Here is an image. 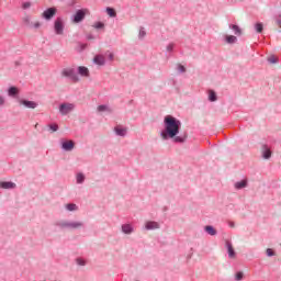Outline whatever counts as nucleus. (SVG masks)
<instances>
[{"mask_svg":"<svg viewBox=\"0 0 281 281\" xmlns=\"http://www.w3.org/2000/svg\"><path fill=\"white\" fill-rule=\"evenodd\" d=\"M165 131L161 133L162 139H170L179 135V128H181V121L175 119L172 115L165 116Z\"/></svg>","mask_w":281,"mask_h":281,"instance_id":"1","label":"nucleus"},{"mask_svg":"<svg viewBox=\"0 0 281 281\" xmlns=\"http://www.w3.org/2000/svg\"><path fill=\"white\" fill-rule=\"evenodd\" d=\"M74 109H76V105H74L72 103H61L59 105V113L61 115H69V113H71Z\"/></svg>","mask_w":281,"mask_h":281,"instance_id":"2","label":"nucleus"},{"mask_svg":"<svg viewBox=\"0 0 281 281\" xmlns=\"http://www.w3.org/2000/svg\"><path fill=\"white\" fill-rule=\"evenodd\" d=\"M56 8H48L46 9L43 13L42 16L43 19H45L46 21H52V19H54V16H56Z\"/></svg>","mask_w":281,"mask_h":281,"instance_id":"3","label":"nucleus"},{"mask_svg":"<svg viewBox=\"0 0 281 281\" xmlns=\"http://www.w3.org/2000/svg\"><path fill=\"white\" fill-rule=\"evenodd\" d=\"M61 76H65L66 78H71L74 82L80 81V78L77 77L76 72H74V69H64L61 71Z\"/></svg>","mask_w":281,"mask_h":281,"instance_id":"4","label":"nucleus"},{"mask_svg":"<svg viewBox=\"0 0 281 281\" xmlns=\"http://www.w3.org/2000/svg\"><path fill=\"white\" fill-rule=\"evenodd\" d=\"M58 225L59 227H69L70 229H78V227H82V222H61Z\"/></svg>","mask_w":281,"mask_h":281,"instance_id":"5","label":"nucleus"},{"mask_svg":"<svg viewBox=\"0 0 281 281\" xmlns=\"http://www.w3.org/2000/svg\"><path fill=\"white\" fill-rule=\"evenodd\" d=\"M54 30H55V33L58 34V35H61L64 30H65V24L63 23V19L58 18L56 21H55V24H54Z\"/></svg>","mask_w":281,"mask_h":281,"instance_id":"6","label":"nucleus"},{"mask_svg":"<svg viewBox=\"0 0 281 281\" xmlns=\"http://www.w3.org/2000/svg\"><path fill=\"white\" fill-rule=\"evenodd\" d=\"M20 104L22 106H25V109H36V106H38V104L34 101H27V100H21Z\"/></svg>","mask_w":281,"mask_h":281,"instance_id":"7","label":"nucleus"},{"mask_svg":"<svg viewBox=\"0 0 281 281\" xmlns=\"http://www.w3.org/2000/svg\"><path fill=\"white\" fill-rule=\"evenodd\" d=\"M74 146H75L74 140H66V142H64V143L61 144V148H63L64 150H67V151L74 150Z\"/></svg>","mask_w":281,"mask_h":281,"instance_id":"8","label":"nucleus"},{"mask_svg":"<svg viewBox=\"0 0 281 281\" xmlns=\"http://www.w3.org/2000/svg\"><path fill=\"white\" fill-rule=\"evenodd\" d=\"M145 229H147V231L159 229V223L153 222V221L146 222L145 223Z\"/></svg>","mask_w":281,"mask_h":281,"instance_id":"9","label":"nucleus"},{"mask_svg":"<svg viewBox=\"0 0 281 281\" xmlns=\"http://www.w3.org/2000/svg\"><path fill=\"white\" fill-rule=\"evenodd\" d=\"M114 131L116 133V135H119L120 137H124L126 135V133L128 132L127 128L122 127L120 125H117L116 127H114Z\"/></svg>","mask_w":281,"mask_h":281,"instance_id":"10","label":"nucleus"},{"mask_svg":"<svg viewBox=\"0 0 281 281\" xmlns=\"http://www.w3.org/2000/svg\"><path fill=\"white\" fill-rule=\"evenodd\" d=\"M78 74H79V76H82L83 78H89V68H87L85 66H79Z\"/></svg>","mask_w":281,"mask_h":281,"instance_id":"11","label":"nucleus"},{"mask_svg":"<svg viewBox=\"0 0 281 281\" xmlns=\"http://www.w3.org/2000/svg\"><path fill=\"white\" fill-rule=\"evenodd\" d=\"M226 247L228 251V258H236V251L234 250V246L229 241H226Z\"/></svg>","mask_w":281,"mask_h":281,"instance_id":"12","label":"nucleus"},{"mask_svg":"<svg viewBox=\"0 0 281 281\" xmlns=\"http://www.w3.org/2000/svg\"><path fill=\"white\" fill-rule=\"evenodd\" d=\"M85 14L86 13L82 10L77 11L75 14V18H74L75 23H80V21H82V19H85Z\"/></svg>","mask_w":281,"mask_h":281,"instance_id":"13","label":"nucleus"},{"mask_svg":"<svg viewBox=\"0 0 281 281\" xmlns=\"http://www.w3.org/2000/svg\"><path fill=\"white\" fill-rule=\"evenodd\" d=\"M0 188H3V190H12L16 188V184L14 182H0Z\"/></svg>","mask_w":281,"mask_h":281,"instance_id":"14","label":"nucleus"},{"mask_svg":"<svg viewBox=\"0 0 281 281\" xmlns=\"http://www.w3.org/2000/svg\"><path fill=\"white\" fill-rule=\"evenodd\" d=\"M247 183H248L247 179L235 182V190H243V189L247 188Z\"/></svg>","mask_w":281,"mask_h":281,"instance_id":"15","label":"nucleus"},{"mask_svg":"<svg viewBox=\"0 0 281 281\" xmlns=\"http://www.w3.org/2000/svg\"><path fill=\"white\" fill-rule=\"evenodd\" d=\"M93 63H94L95 65H100V66L104 65V63H105L104 56H103V55H97V56H94Z\"/></svg>","mask_w":281,"mask_h":281,"instance_id":"16","label":"nucleus"},{"mask_svg":"<svg viewBox=\"0 0 281 281\" xmlns=\"http://www.w3.org/2000/svg\"><path fill=\"white\" fill-rule=\"evenodd\" d=\"M262 157L263 159H271V149L266 145L262 147Z\"/></svg>","mask_w":281,"mask_h":281,"instance_id":"17","label":"nucleus"},{"mask_svg":"<svg viewBox=\"0 0 281 281\" xmlns=\"http://www.w3.org/2000/svg\"><path fill=\"white\" fill-rule=\"evenodd\" d=\"M122 233L123 234H133V226L131 224L122 225Z\"/></svg>","mask_w":281,"mask_h":281,"instance_id":"18","label":"nucleus"},{"mask_svg":"<svg viewBox=\"0 0 281 281\" xmlns=\"http://www.w3.org/2000/svg\"><path fill=\"white\" fill-rule=\"evenodd\" d=\"M204 229L210 236H216V228L213 226H205Z\"/></svg>","mask_w":281,"mask_h":281,"instance_id":"19","label":"nucleus"},{"mask_svg":"<svg viewBox=\"0 0 281 281\" xmlns=\"http://www.w3.org/2000/svg\"><path fill=\"white\" fill-rule=\"evenodd\" d=\"M231 27H232V30H234V32L237 36H240L243 34V31L240 30V27L238 25L234 24Z\"/></svg>","mask_w":281,"mask_h":281,"instance_id":"20","label":"nucleus"},{"mask_svg":"<svg viewBox=\"0 0 281 281\" xmlns=\"http://www.w3.org/2000/svg\"><path fill=\"white\" fill-rule=\"evenodd\" d=\"M66 209L68 210V212H76V210H78V205L70 203L66 205Z\"/></svg>","mask_w":281,"mask_h":281,"instance_id":"21","label":"nucleus"},{"mask_svg":"<svg viewBox=\"0 0 281 281\" xmlns=\"http://www.w3.org/2000/svg\"><path fill=\"white\" fill-rule=\"evenodd\" d=\"M237 38L234 35H226V43L233 44L236 43Z\"/></svg>","mask_w":281,"mask_h":281,"instance_id":"22","label":"nucleus"},{"mask_svg":"<svg viewBox=\"0 0 281 281\" xmlns=\"http://www.w3.org/2000/svg\"><path fill=\"white\" fill-rule=\"evenodd\" d=\"M209 100H210L211 102H216V92H214L213 90H211V91L209 92Z\"/></svg>","mask_w":281,"mask_h":281,"instance_id":"23","label":"nucleus"},{"mask_svg":"<svg viewBox=\"0 0 281 281\" xmlns=\"http://www.w3.org/2000/svg\"><path fill=\"white\" fill-rule=\"evenodd\" d=\"M106 13L109 14V16H112V18L117 16V13L113 8H108Z\"/></svg>","mask_w":281,"mask_h":281,"instance_id":"24","label":"nucleus"},{"mask_svg":"<svg viewBox=\"0 0 281 281\" xmlns=\"http://www.w3.org/2000/svg\"><path fill=\"white\" fill-rule=\"evenodd\" d=\"M255 29H256V32L258 34H261L262 30H263V26H262V23H257L255 24Z\"/></svg>","mask_w":281,"mask_h":281,"instance_id":"25","label":"nucleus"},{"mask_svg":"<svg viewBox=\"0 0 281 281\" xmlns=\"http://www.w3.org/2000/svg\"><path fill=\"white\" fill-rule=\"evenodd\" d=\"M16 93H19V89H16V87H11L9 89V95H16Z\"/></svg>","mask_w":281,"mask_h":281,"instance_id":"26","label":"nucleus"},{"mask_svg":"<svg viewBox=\"0 0 281 281\" xmlns=\"http://www.w3.org/2000/svg\"><path fill=\"white\" fill-rule=\"evenodd\" d=\"M93 27H94L95 30H102V27H104V23H102V22H97V23L93 24Z\"/></svg>","mask_w":281,"mask_h":281,"instance_id":"27","label":"nucleus"},{"mask_svg":"<svg viewBox=\"0 0 281 281\" xmlns=\"http://www.w3.org/2000/svg\"><path fill=\"white\" fill-rule=\"evenodd\" d=\"M268 61L271 63V65H276V63H278V57H276V56H270V57L268 58Z\"/></svg>","mask_w":281,"mask_h":281,"instance_id":"28","label":"nucleus"},{"mask_svg":"<svg viewBox=\"0 0 281 281\" xmlns=\"http://www.w3.org/2000/svg\"><path fill=\"white\" fill-rule=\"evenodd\" d=\"M98 111H99V113H102L104 111H109V108L106 105H99Z\"/></svg>","mask_w":281,"mask_h":281,"instance_id":"29","label":"nucleus"},{"mask_svg":"<svg viewBox=\"0 0 281 281\" xmlns=\"http://www.w3.org/2000/svg\"><path fill=\"white\" fill-rule=\"evenodd\" d=\"M49 130L52 131V133H56V131H58V124L49 125Z\"/></svg>","mask_w":281,"mask_h":281,"instance_id":"30","label":"nucleus"},{"mask_svg":"<svg viewBox=\"0 0 281 281\" xmlns=\"http://www.w3.org/2000/svg\"><path fill=\"white\" fill-rule=\"evenodd\" d=\"M31 27H35V30H38V27H41V22H38V21L32 22Z\"/></svg>","mask_w":281,"mask_h":281,"instance_id":"31","label":"nucleus"},{"mask_svg":"<svg viewBox=\"0 0 281 281\" xmlns=\"http://www.w3.org/2000/svg\"><path fill=\"white\" fill-rule=\"evenodd\" d=\"M178 70L181 71V74H186V66L178 65Z\"/></svg>","mask_w":281,"mask_h":281,"instance_id":"32","label":"nucleus"},{"mask_svg":"<svg viewBox=\"0 0 281 281\" xmlns=\"http://www.w3.org/2000/svg\"><path fill=\"white\" fill-rule=\"evenodd\" d=\"M175 142L183 143V142H186V138H183L181 136H177V137H175Z\"/></svg>","mask_w":281,"mask_h":281,"instance_id":"33","label":"nucleus"},{"mask_svg":"<svg viewBox=\"0 0 281 281\" xmlns=\"http://www.w3.org/2000/svg\"><path fill=\"white\" fill-rule=\"evenodd\" d=\"M31 5H32V3H30V2H24V3L22 4V8H23L24 10H27V8H31Z\"/></svg>","mask_w":281,"mask_h":281,"instance_id":"34","label":"nucleus"},{"mask_svg":"<svg viewBox=\"0 0 281 281\" xmlns=\"http://www.w3.org/2000/svg\"><path fill=\"white\" fill-rule=\"evenodd\" d=\"M77 183H85V177H78Z\"/></svg>","mask_w":281,"mask_h":281,"instance_id":"35","label":"nucleus"},{"mask_svg":"<svg viewBox=\"0 0 281 281\" xmlns=\"http://www.w3.org/2000/svg\"><path fill=\"white\" fill-rule=\"evenodd\" d=\"M236 280H243V272L236 273Z\"/></svg>","mask_w":281,"mask_h":281,"instance_id":"36","label":"nucleus"},{"mask_svg":"<svg viewBox=\"0 0 281 281\" xmlns=\"http://www.w3.org/2000/svg\"><path fill=\"white\" fill-rule=\"evenodd\" d=\"M273 255H274L273 249L268 248L267 256H273Z\"/></svg>","mask_w":281,"mask_h":281,"instance_id":"37","label":"nucleus"},{"mask_svg":"<svg viewBox=\"0 0 281 281\" xmlns=\"http://www.w3.org/2000/svg\"><path fill=\"white\" fill-rule=\"evenodd\" d=\"M5 104V99L0 95V106H3Z\"/></svg>","mask_w":281,"mask_h":281,"instance_id":"38","label":"nucleus"},{"mask_svg":"<svg viewBox=\"0 0 281 281\" xmlns=\"http://www.w3.org/2000/svg\"><path fill=\"white\" fill-rule=\"evenodd\" d=\"M173 47H175V45L169 44V45L167 46V50H168V52H172Z\"/></svg>","mask_w":281,"mask_h":281,"instance_id":"39","label":"nucleus"},{"mask_svg":"<svg viewBox=\"0 0 281 281\" xmlns=\"http://www.w3.org/2000/svg\"><path fill=\"white\" fill-rule=\"evenodd\" d=\"M77 263L80 265L81 267H83L85 261H83V259H77Z\"/></svg>","mask_w":281,"mask_h":281,"instance_id":"40","label":"nucleus"},{"mask_svg":"<svg viewBox=\"0 0 281 281\" xmlns=\"http://www.w3.org/2000/svg\"><path fill=\"white\" fill-rule=\"evenodd\" d=\"M228 226H231V227H236V224H235L234 222L229 221V222H228Z\"/></svg>","mask_w":281,"mask_h":281,"instance_id":"41","label":"nucleus"},{"mask_svg":"<svg viewBox=\"0 0 281 281\" xmlns=\"http://www.w3.org/2000/svg\"><path fill=\"white\" fill-rule=\"evenodd\" d=\"M140 36H146V32H144L143 30L139 31Z\"/></svg>","mask_w":281,"mask_h":281,"instance_id":"42","label":"nucleus"},{"mask_svg":"<svg viewBox=\"0 0 281 281\" xmlns=\"http://www.w3.org/2000/svg\"><path fill=\"white\" fill-rule=\"evenodd\" d=\"M110 59L113 60V54H110Z\"/></svg>","mask_w":281,"mask_h":281,"instance_id":"43","label":"nucleus"}]
</instances>
